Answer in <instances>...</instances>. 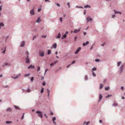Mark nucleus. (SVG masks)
<instances>
[{"label": "nucleus", "instance_id": "f257e3e1", "mask_svg": "<svg viewBox=\"0 0 125 125\" xmlns=\"http://www.w3.org/2000/svg\"><path fill=\"white\" fill-rule=\"evenodd\" d=\"M125 67L124 65L122 64L119 67V72L120 73H121L123 71Z\"/></svg>", "mask_w": 125, "mask_h": 125}, {"label": "nucleus", "instance_id": "f03ea898", "mask_svg": "<svg viewBox=\"0 0 125 125\" xmlns=\"http://www.w3.org/2000/svg\"><path fill=\"white\" fill-rule=\"evenodd\" d=\"M36 113L38 114V115L40 117L42 118H43L42 112L39 111H36Z\"/></svg>", "mask_w": 125, "mask_h": 125}, {"label": "nucleus", "instance_id": "7ed1b4c3", "mask_svg": "<svg viewBox=\"0 0 125 125\" xmlns=\"http://www.w3.org/2000/svg\"><path fill=\"white\" fill-rule=\"evenodd\" d=\"M21 75V73H19L16 75L15 76L13 77V76H11V78L14 79H16L20 77Z\"/></svg>", "mask_w": 125, "mask_h": 125}, {"label": "nucleus", "instance_id": "20e7f679", "mask_svg": "<svg viewBox=\"0 0 125 125\" xmlns=\"http://www.w3.org/2000/svg\"><path fill=\"white\" fill-rule=\"evenodd\" d=\"M25 60H26V63H28L30 62V58L28 56H26V58H25Z\"/></svg>", "mask_w": 125, "mask_h": 125}, {"label": "nucleus", "instance_id": "39448f33", "mask_svg": "<svg viewBox=\"0 0 125 125\" xmlns=\"http://www.w3.org/2000/svg\"><path fill=\"white\" fill-rule=\"evenodd\" d=\"M30 13L31 15H34V10L32 9L31 10H30Z\"/></svg>", "mask_w": 125, "mask_h": 125}, {"label": "nucleus", "instance_id": "423d86ee", "mask_svg": "<svg viewBox=\"0 0 125 125\" xmlns=\"http://www.w3.org/2000/svg\"><path fill=\"white\" fill-rule=\"evenodd\" d=\"M44 53L43 51H42L39 53V55L41 57H43L44 55Z\"/></svg>", "mask_w": 125, "mask_h": 125}, {"label": "nucleus", "instance_id": "0eeeda50", "mask_svg": "<svg viewBox=\"0 0 125 125\" xmlns=\"http://www.w3.org/2000/svg\"><path fill=\"white\" fill-rule=\"evenodd\" d=\"M35 68V66H34L31 64L28 67V69H29L30 68H32L33 69H34Z\"/></svg>", "mask_w": 125, "mask_h": 125}, {"label": "nucleus", "instance_id": "6e6552de", "mask_svg": "<svg viewBox=\"0 0 125 125\" xmlns=\"http://www.w3.org/2000/svg\"><path fill=\"white\" fill-rule=\"evenodd\" d=\"M81 49V48L80 47H79L78 48L76 51L75 52V54H76L78 52L80 51Z\"/></svg>", "mask_w": 125, "mask_h": 125}, {"label": "nucleus", "instance_id": "1a4fd4ad", "mask_svg": "<svg viewBox=\"0 0 125 125\" xmlns=\"http://www.w3.org/2000/svg\"><path fill=\"white\" fill-rule=\"evenodd\" d=\"M41 20L40 19V17H39L37 19V20L36 21V22L37 23H40V22L41 21Z\"/></svg>", "mask_w": 125, "mask_h": 125}, {"label": "nucleus", "instance_id": "9d476101", "mask_svg": "<svg viewBox=\"0 0 125 125\" xmlns=\"http://www.w3.org/2000/svg\"><path fill=\"white\" fill-rule=\"evenodd\" d=\"M25 44V42L24 41H22L21 43L20 46L21 47H23Z\"/></svg>", "mask_w": 125, "mask_h": 125}, {"label": "nucleus", "instance_id": "9b49d317", "mask_svg": "<svg viewBox=\"0 0 125 125\" xmlns=\"http://www.w3.org/2000/svg\"><path fill=\"white\" fill-rule=\"evenodd\" d=\"M87 21L89 22L90 21H92L93 20L92 19L91 17H87L86 18Z\"/></svg>", "mask_w": 125, "mask_h": 125}, {"label": "nucleus", "instance_id": "f8f14e48", "mask_svg": "<svg viewBox=\"0 0 125 125\" xmlns=\"http://www.w3.org/2000/svg\"><path fill=\"white\" fill-rule=\"evenodd\" d=\"M80 28H79L77 30H74L73 32L74 33H76L77 32L79 31H80Z\"/></svg>", "mask_w": 125, "mask_h": 125}, {"label": "nucleus", "instance_id": "ddd939ff", "mask_svg": "<svg viewBox=\"0 0 125 125\" xmlns=\"http://www.w3.org/2000/svg\"><path fill=\"white\" fill-rule=\"evenodd\" d=\"M102 98V96L101 94H99V102L101 100Z\"/></svg>", "mask_w": 125, "mask_h": 125}, {"label": "nucleus", "instance_id": "4468645a", "mask_svg": "<svg viewBox=\"0 0 125 125\" xmlns=\"http://www.w3.org/2000/svg\"><path fill=\"white\" fill-rule=\"evenodd\" d=\"M117 67L119 66L120 65L122 64V62L121 61L117 62Z\"/></svg>", "mask_w": 125, "mask_h": 125}, {"label": "nucleus", "instance_id": "2eb2a0df", "mask_svg": "<svg viewBox=\"0 0 125 125\" xmlns=\"http://www.w3.org/2000/svg\"><path fill=\"white\" fill-rule=\"evenodd\" d=\"M114 13L115 14H116L117 13H119V14H121V12L117 11L116 10H114Z\"/></svg>", "mask_w": 125, "mask_h": 125}, {"label": "nucleus", "instance_id": "dca6fc26", "mask_svg": "<svg viewBox=\"0 0 125 125\" xmlns=\"http://www.w3.org/2000/svg\"><path fill=\"white\" fill-rule=\"evenodd\" d=\"M12 110V109L10 108H8L6 109L7 111H9V112H11Z\"/></svg>", "mask_w": 125, "mask_h": 125}, {"label": "nucleus", "instance_id": "f3484780", "mask_svg": "<svg viewBox=\"0 0 125 125\" xmlns=\"http://www.w3.org/2000/svg\"><path fill=\"white\" fill-rule=\"evenodd\" d=\"M57 47V44L56 43L53 44L52 46V47L54 48L55 49Z\"/></svg>", "mask_w": 125, "mask_h": 125}, {"label": "nucleus", "instance_id": "a211bd4d", "mask_svg": "<svg viewBox=\"0 0 125 125\" xmlns=\"http://www.w3.org/2000/svg\"><path fill=\"white\" fill-rule=\"evenodd\" d=\"M89 123L90 122L89 121H88L87 122H86L85 121L84 122L83 125H85V124H86V125H88Z\"/></svg>", "mask_w": 125, "mask_h": 125}, {"label": "nucleus", "instance_id": "6ab92c4d", "mask_svg": "<svg viewBox=\"0 0 125 125\" xmlns=\"http://www.w3.org/2000/svg\"><path fill=\"white\" fill-rule=\"evenodd\" d=\"M61 35L60 33L58 34V36H57L56 38H59L61 37Z\"/></svg>", "mask_w": 125, "mask_h": 125}, {"label": "nucleus", "instance_id": "aec40b11", "mask_svg": "<svg viewBox=\"0 0 125 125\" xmlns=\"http://www.w3.org/2000/svg\"><path fill=\"white\" fill-rule=\"evenodd\" d=\"M89 43V42L88 41H87L86 42L85 44L84 43H83V46H85V45H87Z\"/></svg>", "mask_w": 125, "mask_h": 125}, {"label": "nucleus", "instance_id": "412c9836", "mask_svg": "<svg viewBox=\"0 0 125 125\" xmlns=\"http://www.w3.org/2000/svg\"><path fill=\"white\" fill-rule=\"evenodd\" d=\"M91 7V6L89 5H85L84 6V7L85 8H90Z\"/></svg>", "mask_w": 125, "mask_h": 125}, {"label": "nucleus", "instance_id": "4be33fe9", "mask_svg": "<svg viewBox=\"0 0 125 125\" xmlns=\"http://www.w3.org/2000/svg\"><path fill=\"white\" fill-rule=\"evenodd\" d=\"M6 123L7 124L12 123V122L11 121H7L6 122Z\"/></svg>", "mask_w": 125, "mask_h": 125}, {"label": "nucleus", "instance_id": "5701e85b", "mask_svg": "<svg viewBox=\"0 0 125 125\" xmlns=\"http://www.w3.org/2000/svg\"><path fill=\"white\" fill-rule=\"evenodd\" d=\"M103 85L102 84H101L100 85L99 89H102L103 87Z\"/></svg>", "mask_w": 125, "mask_h": 125}, {"label": "nucleus", "instance_id": "b1692460", "mask_svg": "<svg viewBox=\"0 0 125 125\" xmlns=\"http://www.w3.org/2000/svg\"><path fill=\"white\" fill-rule=\"evenodd\" d=\"M66 36V34H64L63 36L61 37V39H63L64 38H65Z\"/></svg>", "mask_w": 125, "mask_h": 125}, {"label": "nucleus", "instance_id": "393cba45", "mask_svg": "<svg viewBox=\"0 0 125 125\" xmlns=\"http://www.w3.org/2000/svg\"><path fill=\"white\" fill-rule=\"evenodd\" d=\"M0 26L2 27H3L4 26V24L2 22H1L0 23Z\"/></svg>", "mask_w": 125, "mask_h": 125}, {"label": "nucleus", "instance_id": "a878e982", "mask_svg": "<svg viewBox=\"0 0 125 125\" xmlns=\"http://www.w3.org/2000/svg\"><path fill=\"white\" fill-rule=\"evenodd\" d=\"M14 106L15 108L16 109L18 110L19 109V107L15 105H14Z\"/></svg>", "mask_w": 125, "mask_h": 125}, {"label": "nucleus", "instance_id": "bb28decb", "mask_svg": "<svg viewBox=\"0 0 125 125\" xmlns=\"http://www.w3.org/2000/svg\"><path fill=\"white\" fill-rule=\"evenodd\" d=\"M92 75L94 77H95L96 76V74H95V73H94V72L93 71H92Z\"/></svg>", "mask_w": 125, "mask_h": 125}, {"label": "nucleus", "instance_id": "cd10ccee", "mask_svg": "<svg viewBox=\"0 0 125 125\" xmlns=\"http://www.w3.org/2000/svg\"><path fill=\"white\" fill-rule=\"evenodd\" d=\"M97 70V69L95 67L93 68L92 70V71H96Z\"/></svg>", "mask_w": 125, "mask_h": 125}, {"label": "nucleus", "instance_id": "c85d7f7f", "mask_svg": "<svg viewBox=\"0 0 125 125\" xmlns=\"http://www.w3.org/2000/svg\"><path fill=\"white\" fill-rule=\"evenodd\" d=\"M30 75V74L29 73L27 74H25L24 75V76L25 77H27V76H29Z\"/></svg>", "mask_w": 125, "mask_h": 125}, {"label": "nucleus", "instance_id": "c756f323", "mask_svg": "<svg viewBox=\"0 0 125 125\" xmlns=\"http://www.w3.org/2000/svg\"><path fill=\"white\" fill-rule=\"evenodd\" d=\"M25 53L27 55V56H28L29 57V52L27 51H26V52Z\"/></svg>", "mask_w": 125, "mask_h": 125}, {"label": "nucleus", "instance_id": "7c9ffc66", "mask_svg": "<svg viewBox=\"0 0 125 125\" xmlns=\"http://www.w3.org/2000/svg\"><path fill=\"white\" fill-rule=\"evenodd\" d=\"M40 70V67L39 66H38L37 67V71H39Z\"/></svg>", "mask_w": 125, "mask_h": 125}, {"label": "nucleus", "instance_id": "2f4dec72", "mask_svg": "<svg viewBox=\"0 0 125 125\" xmlns=\"http://www.w3.org/2000/svg\"><path fill=\"white\" fill-rule=\"evenodd\" d=\"M117 104L115 103H114L112 104V106H117Z\"/></svg>", "mask_w": 125, "mask_h": 125}, {"label": "nucleus", "instance_id": "473e14b6", "mask_svg": "<svg viewBox=\"0 0 125 125\" xmlns=\"http://www.w3.org/2000/svg\"><path fill=\"white\" fill-rule=\"evenodd\" d=\"M6 46H5V49H4V50L2 52V53H5V52L6 51Z\"/></svg>", "mask_w": 125, "mask_h": 125}, {"label": "nucleus", "instance_id": "72a5a7b5", "mask_svg": "<svg viewBox=\"0 0 125 125\" xmlns=\"http://www.w3.org/2000/svg\"><path fill=\"white\" fill-rule=\"evenodd\" d=\"M33 79H34L33 77H31L30 79L31 81V82H33Z\"/></svg>", "mask_w": 125, "mask_h": 125}, {"label": "nucleus", "instance_id": "f704fd0d", "mask_svg": "<svg viewBox=\"0 0 125 125\" xmlns=\"http://www.w3.org/2000/svg\"><path fill=\"white\" fill-rule=\"evenodd\" d=\"M51 53V51L50 50H48V54H50Z\"/></svg>", "mask_w": 125, "mask_h": 125}, {"label": "nucleus", "instance_id": "c9c22d12", "mask_svg": "<svg viewBox=\"0 0 125 125\" xmlns=\"http://www.w3.org/2000/svg\"><path fill=\"white\" fill-rule=\"evenodd\" d=\"M44 88H42L41 89V93H42L44 91L43 89H44Z\"/></svg>", "mask_w": 125, "mask_h": 125}, {"label": "nucleus", "instance_id": "e433bc0d", "mask_svg": "<svg viewBox=\"0 0 125 125\" xmlns=\"http://www.w3.org/2000/svg\"><path fill=\"white\" fill-rule=\"evenodd\" d=\"M4 65L5 66H8L9 65V64L8 63H5L4 64Z\"/></svg>", "mask_w": 125, "mask_h": 125}, {"label": "nucleus", "instance_id": "4c0bfd02", "mask_svg": "<svg viewBox=\"0 0 125 125\" xmlns=\"http://www.w3.org/2000/svg\"><path fill=\"white\" fill-rule=\"evenodd\" d=\"M116 17L115 15L113 14L112 15V18H114Z\"/></svg>", "mask_w": 125, "mask_h": 125}, {"label": "nucleus", "instance_id": "58836bf2", "mask_svg": "<svg viewBox=\"0 0 125 125\" xmlns=\"http://www.w3.org/2000/svg\"><path fill=\"white\" fill-rule=\"evenodd\" d=\"M56 119V117H54L52 119V120L53 121H55V120Z\"/></svg>", "mask_w": 125, "mask_h": 125}, {"label": "nucleus", "instance_id": "ea45409f", "mask_svg": "<svg viewBox=\"0 0 125 125\" xmlns=\"http://www.w3.org/2000/svg\"><path fill=\"white\" fill-rule=\"evenodd\" d=\"M109 88V87H105V89L106 90H108V89Z\"/></svg>", "mask_w": 125, "mask_h": 125}, {"label": "nucleus", "instance_id": "a19ab883", "mask_svg": "<svg viewBox=\"0 0 125 125\" xmlns=\"http://www.w3.org/2000/svg\"><path fill=\"white\" fill-rule=\"evenodd\" d=\"M95 61L96 62H99L100 61V60L98 59H96L95 60Z\"/></svg>", "mask_w": 125, "mask_h": 125}, {"label": "nucleus", "instance_id": "79ce46f5", "mask_svg": "<svg viewBox=\"0 0 125 125\" xmlns=\"http://www.w3.org/2000/svg\"><path fill=\"white\" fill-rule=\"evenodd\" d=\"M47 93L48 94H49L50 93V90H49L48 89H47Z\"/></svg>", "mask_w": 125, "mask_h": 125}, {"label": "nucleus", "instance_id": "37998d69", "mask_svg": "<svg viewBox=\"0 0 125 125\" xmlns=\"http://www.w3.org/2000/svg\"><path fill=\"white\" fill-rule=\"evenodd\" d=\"M36 35H35L32 38V40H34V39L36 38Z\"/></svg>", "mask_w": 125, "mask_h": 125}, {"label": "nucleus", "instance_id": "c03bdc74", "mask_svg": "<svg viewBox=\"0 0 125 125\" xmlns=\"http://www.w3.org/2000/svg\"><path fill=\"white\" fill-rule=\"evenodd\" d=\"M112 96V95L110 94V95H108L107 96H106V97H105V98H108V97L110 96Z\"/></svg>", "mask_w": 125, "mask_h": 125}, {"label": "nucleus", "instance_id": "a18cd8bd", "mask_svg": "<svg viewBox=\"0 0 125 125\" xmlns=\"http://www.w3.org/2000/svg\"><path fill=\"white\" fill-rule=\"evenodd\" d=\"M88 79V77L86 75L85 77V80H87Z\"/></svg>", "mask_w": 125, "mask_h": 125}, {"label": "nucleus", "instance_id": "49530a36", "mask_svg": "<svg viewBox=\"0 0 125 125\" xmlns=\"http://www.w3.org/2000/svg\"><path fill=\"white\" fill-rule=\"evenodd\" d=\"M70 3L69 2H68L67 4V5L68 6L69 8L70 7Z\"/></svg>", "mask_w": 125, "mask_h": 125}, {"label": "nucleus", "instance_id": "de8ad7c7", "mask_svg": "<svg viewBox=\"0 0 125 125\" xmlns=\"http://www.w3.org/2000/svg\"><path fill=\"white\" fill-rule=\"evenodd\" d=\"M26 91L28 92L29 93L30 92V90L28 88L26 90Z\"/></svg>", "mask_w": 125, "mask_h": 125}, {"label": "nucleus", "instance_id": "09e8293b", "mask_svg": "<svg viewBox=\"0 0 125 125\" xmlns=\"http://www.w3.org/2000/svg\"><path fill=\"white\" fill-rule=\"evenodd\" d=\"M3 87L4 88H7L9 87V86L8 85H6L5 86H3Z\"/></svg>", "mask_w": 125, "mask_h": 125}, {"label": "nucleus", "instance_id": "8fccbe9b", "mask_svg": "<svg viewBox=\"0 0 125 125\" xmlns=\"http://www.w3.org/2000/svg\"><path fill=\"white\" fill-rule=\"evenodd\" d=\"M24 114H23L22 116L21 117V119H22L24 117Z\"/></svg>", "mask_w": 125, "mask_h": 125}, {"label": "nucleus", "instance_id": "3c124183", "mask_svg": "<svg viewBox=\"0 0 125 125\" xmlns=\"http://www.w3.org/2000/svg\"><path fill=\"white\" fill-rule=\"evenodd\" d=\"M42 10L41 8L39 9H38V12H40Z\"/></svg>", "mask_w": 125, "mask_h": 125}, {"label": "nucleus", "instance_id": "603ef678", "mask_svg": "<svg viewBox=\"0 0 125 125\" xmlns=\"http://www.w3.org/2000/svg\"><path fill=\"white\" fill-rule=\"evenodd\" d=\"M48 69H46L45 70V73H44V75H45V74H46V72L48 71Z\"/></svg>", "mask_w": 125, "mask_h": 125}, {"label": "nucleus", "instance_id": "864d4df0", "mask_svg": "<svg viewBox=\"0 0 125 125\" xmlns=\"http://www.w3.org/2000/svg\"><path fill=\"white\" fill-rule=\"evenodd\" d=\"M94 44H93L92 46L90 48V49L91 50L93 48V46L94 45Z\"/></svg>", "mask_w": 125, "mask_h": 125}, {"label": "nucleus", "instance_id": "5fc2aeb1", "mask_svg": "<svg viewBox=\"0 0 125 125\" xmlns=\"http://www.w3.org/2000/svg\"><path fill=\"white\" fill-rule=\"evenodd\" d=\"M46 84L45 82H43L42 83V85L43 86H44Z\"/></svg>", "mask_w": 125, "mask_h": 125}, {"label": "nucleus", "instance_id": "6e6d98bb", "mask_svg": "<svg viewBox=\"0 0 125 125\" xmlns=\"http://www.w3.org/2000/svg\"><path fill=\"white\" fill-rule=\"evenodd\" d=\"M62 18H60V21L62 22Z\"/></svg>", "mask_w": 125, "mask_h": 125}, {"label": "nucleus", "instance_id": "4d7b16f0", "mask_svg": "<svg viewBox=\"0 0 125 125\" xmlns=\"http://www.w3.org/2000/svg\"><path fill=\"white\" fill-rule=\"evenodd\" d=\"M106 79H105L103 80V82H106Z\"/></svg>", "mask_w": 125, "mask_h": 125}, {"label": "nucleus", "instance_id": "13d9d810", "mask_svg": "<svg viewBox=\"0 0 125 125\" xmlns=\"http://www.w3.org/2000/svg\"><path fill=\"white\" fill-rule=\"evenodd\" d=\"M57 62V61H55L53 63V64H55Z\"/></svg>", "mask_w": 125, "mask_h": 125}, {"label": "nucleus", "instance_id": "bf43d9fd", "mask_svg": "<svg viewBox=\"0 0 125 125\" xmlns=\"http://www.w3.org/2000/svg\"><path fill=\"white\" fill-rule=\"evenodd\" d=\"M57 6H58V7H60V4L58 3H57Z\"/></svg>", "mask_w": 125, "mask_h": 125}, {"label": "nucleus", "instance_id": "052dcab7", "mask_svg": "<svg viewBox=\"0 0 125 125\" xmlns=\"http://www.w3.org/2000/svg\"><path fill=\"white\" fill-rule=\"evenodd\" d=\"M46 37V35H42V37L43 38H45Z\"/></svg>", "mask_w": 125, "mask_h": 125}, {"label": "nucleus", "instance_id": "680f3d73", "mask_svg": "<svg viewBox=\"0 0 125 125\" xmlns=\"http://www.w3.org/2000/svg\"><path fill=\"white\" fill-rule=\"evenodd\" d=\"M41 79L42 80H43V79H44V77L43 76L41 78Z\"/></svg>", "mask_w": 125, "mask_h": 125}, {"label": "nucleus", "instance_id": "e2e57ef3", "mask_svg": "<svg viewBox=\"0 0 125 125\" xmlns=\"http://www.w3.org/2000/svg\"><path fill=\"white\" fill-rule=\"evenodd\" d=\"M9 37V36H6V37H5V38L6 39H7Z\"/></svg>", "mask_w": 125, "mask_h": 125}, {"label": "nucleus", "instance_id": "0e129e2a", "mask_svg": "<svg viewBox=\"0 0 125 125\" xmlns=\"http://www.w3.org/2000/svg\"><path fill=\"white\" fill-rule=\"evenodd\" d=\"M71 64H69V65H68L67 67V68H68L69 67H70V65H71Z\"/></svg>", "mask_w": 125, "mask_h": 125}, {"label": "nucleus", "instance_id": "69168bd1", "mask_svg": "<svg viewBox=\"0 0 125 125\" xmlns=\"http://www.w3.org/2000/svg\"><path fill=\"white\" fill-rule=\"evenodd\" d=\"M77 38V37H75L74 38V40L75 41H76V40Z\"/></svg>", "mask_w": 125, "mask_h": 125}, {"label": "nucleus", "instance_id": "338daca9", "mask_svg": "<svg viewBox=\"0 0 125 125\" xmlns=\"http://www.w3.org/2000/svg\"><path fill=\"white\" fill-rule=\"evenodd\" d=\"M44 115L46 116V118H48V116L46 115V114L45 113Z\"/></svg>", "mask_w": 125, "mask_h": 125}, {"label": "nucleus", "instance_id": "774afa93", "mask_svg": "<svg viewBox=\"0 0 125 125\" xmlns=\"http://www.w3.org/2000/svg\"><path fill=\"white\" fill-rule=\"evenodd\" d=\"M121 88L122 90L124 89V88L123 86H122L121 87Z\"/></svg>", "mask_w": 125, "mask_h": 125}]
</instances>
